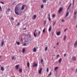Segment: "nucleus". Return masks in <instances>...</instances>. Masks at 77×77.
<instances>
[{
	"mask_svg": "<svg viewBox=\"0 0 77 77\" xmlns=\"http://www.w3.org/2000/svg\"><path fill=\"white\" fill-rule=\"evenodd\" d=\"M74 5V2H73V5Z\"/></svg>",
	"mask_w": 77,
	"mask_h": 77,
	"instance_id": "nucleus-50",
	"label": "nucleus"
},
{
	"mask_svg": "<svg viewBox=\"0 0 77 77\" xmlns=\"http://www.w3.org/2000/svg\"><path fill=\"white\" fill-rule=\"evenodd\" d=\"M51 28H52L51 26H50L49 27V29H48L49 32H50V31H51Z\"/></svg>",
	"mask_w": 77,
	"mask_h": 77,
	"instance_id": "nucleus-12",
	"label": "nucleus"
},
{
	"mask_svg": "<svg viewBox=\"0 0 77 77\" xmlns=\"http://www.w3.org/2000/svg\"><path fill=\"white\" fill-rule=\"evenodd\" d=\"M1 18V17H0V19Z\"/></svg>",
	"mask_w": 77,
	"mask_h": 77,
	"instance_id": "nucleus-59",
	"label": "nucleus"
},
{
	"mask_svg": "<svg viewBox=\"0 0 77 77\" xmlns=\"http://www.w3.org/2000/svg\"><path fill=\"white\" fill-rule=\"evenodd\" d=\"M17 45H19L20 44V42H17Z\"/></svg>",
	"mask_w": 77,
	"mask_h": 77,
	"instance_id": "nucleus-33",
	"label": "nucleus"
},
{
	"mask_svg": "<svg viewBox=\"0 0 77 77\" xmlns=\"http://www.w3.org/2000/svg\"><path fill=\"white\" fill-rule=\"evenodd\" d=\"M27 65L28 68H29L30 66V63H29V62H28L27 63Z\"/></svg>",
	"mask_w": 77,
	"mask_h": 77,
	"instance_id": "nucleus-9",
	"label": "nucleus"
},
{
	"mask_svg": "<svg viewBox=\"0 0 77 77\" xmlns=\"http://www.w3.org/2000/svg\"><path fill=\"white\" fill-rule=\"evenodd\" d=\"M64 56H66V54H64Z\"/></svg>",
	"mask_w": 77,
	"mask_h": 77,
	"instance_id": "nucleus-52",
	"label": "nucleus"
},
{
	"mask_svg": "<svg viewBox=\"0 0 77 77\" xmlns=\"http://www.w3.org/2000/svg\"><path fill=\"white\" fill-rule=\"evenodd\" d=\"M67 30V29H65L64 30V32H66V31Z\"/></svg>",
	"mask_w": 77,
	"mask_h": 77,
	"instance_id": "nucleus-42",
	"label": "nucleus"
},
{
	"mask_svg": "<svg viewBox=\"0 0 77 77\" xmlns=\"http://www.w3.org/2000/svg\"><path fill=\"white\" fill-rule=\"evenodd\" d=\"M68 15H69V12H67V13H66V17H68Z\"/></svg>",
	"mask_w": 77,
	"mask_h": 77,
	"instance_id": "nucleus-14",
	"label": "nucleus"
},
{
	"mask_svg": "<svg viewBox=\"0 0 77 77\" xmlns=\"http://www.w3.org/2000/svg\"><path fill=\"white\" fill-rule=\"evenodd\" d=\"M62 22H64V20L63 19L62 20Z\"/></svg>",
	"mask_w": 77,
	"mask_h": 77,
	"instance_id": "nucleus-49",
	"label": "nucleus"
},
{
	"mask_svg": "<svg viewBox=\"0 0 77 77\" xmlns=\"http://www.w3.org/2000/svg\"><path fill=\"white\" fill-rule=\"evenodd\" d=\"M57 68H58V67H55L54 68V70L56 71V70H57Z\"/></svg>",
	"mask_w": 77,
	"mask_h": 77,
	"instance_id": "nucleus-23",
	"label": "nucleus"
},
{
	"mask_svg": "<svg viewBox=\"0 0 77 77\" xmlns=\"http://www.w3.org/2000/svg\"><path fill=\"white\" fill-rule=\"evenodd\" d=\"M43 8H44V5H43V4H42L41 5V8L42 9Z\"/></svg>",
	"mask_w": 77,
	"mask_h": 77,
	"instance_id": "nucleus-24",
	"label": "nucleus"
},
{
	"mask_svg": "<svg viewBox=\"0 0 77 77\" xmlns=\"http://www.w3.org/2000/svg\"><path fill=\"white\" fill-rule=\"evenodd\" d=\"M45 24H46V20H45L44 22V24L45 25Z\"/></svg>",
	"mask_w": 77,
	"mask_h": 77,
	"instance_id": "nucleus-39",
	"label": "nucleus"
},
{
	"mask_svg": "<svg viewBox=\"0 0 77 77\" xmlns=\"http://www.w3.org/2000/svg\"><path fill=\"white\" fill-rule=\"evenodd\" d=\"M41 33V32L40 31H39V33H38V35L40 34Z\"/></svg>",
	"mask_w": 77,
	"mask_h": 77,
	"instance_id": "nucleus-48",
	"label": "nucleus"
},
{
	"mask_svg": "<svg viewBox=\"0 0 77 77\" xmlns=\"http://www.w3.org/2000/svg\"><path fill=\"white\" fill-rule=\"evenodd\" d=\"M33 51L34 52H36V48H33Z\"/></svg>",
	"mask_w": 77,
	"mask_h": 77,
	"instance_id": "nucleus-7",
	"label": "nucleus"
},
{
	"mask_svg": "<svg viewBox=\"0 0 77 77\" xmlns=\"http://www.w3.org/2000/svg\"><path fill=\"white\" fill-rule=\"evenodd\" d=\"M72 59L73 60L75 61L76 59V58H75V57H73Z\"/></svg>",
	"mask_w": 77,
	"mask_h": 77,
	"instance_id": "nucleus-10",
	"label": "nucleus"
},
{
	"mask_svg": "<svg viewBox=\"0 0 77 77\" xmlns=\"http://www.w3.org/2000/svg\"><path fill=\"white\" fill-rule=\"evenodd\" d=\"M34 35L35 37H36V34H35V32H34Z\"/></svg>",
	"mask_w": 77,
	"mask_h": 77,
	"instance_id": "nucleus-26",
	"label": "nucleus"
},
{
	"mask_svg": "<svg viewBox=\"0 0 77 77\" xmlns=\"http://www.w3.org/2000/svg\"><path fill=\"white\" fill-rule=\"evenodd\" d=\"M24 7H25V5H23L22 6V7L21 8V10H23L24 9Z\"/></svg>",
	"mask_w": 77,
	"mask_h": 77,
	"instance_id": "nucleus-4",
	"label": "nucleus"
},
{
	"mask_svg": "<svg viewBox=\"0 0 77 77\" xmlns=\"http://www.w3.org/2000/svg\"><path fill=\"white\" fill-rule=\"evenodd\" d=\"M56 34L57 36H59V35H60V31H59L57 32Z\"/></svg>",
	"mask_w": 77,
	"mask_h": 77,
	"instance_id": "nucleus-6",
	"label": "nucleus"
},
{
	"mask_svg": "<svg viewBox=\"0 0 77 77\" xmlns=\"http://www.w3.org/2000/svg\"><path fill=\"white\" fill-rule=\"evenodd\" d=\"M36 29H35V32H36Z\"/></svg>",
	"mask_w": 77,
	"mask_h": 77,
	"instance_id": "nucleus-58",
	"label": "nucleus"
},
{
	"mask_svg": "<svg viewBox=\"0 0 77 77\" xmlns=\"http://www.w3.org/2000/svg\"><path fill=\"white\" fill-rule=\"evenodd\" d=\"M27 36V37H28V38H30V35L29 34H28Z\"/></svg>",
	"mask_w": 77,
	"mask_h": 77,
	"instance_id": "nucleus-22",
	"label": "nucleus"
},
{
	"mask_svg": "<svg viewBox=\"0 0 77 77\" xmlns=\"http://www.w3.org/2000/svg\"><path fill=\"white\" fill-rule=\"evenodd\" d=\"M42 70V68H40V69L38 70V72H39V74H41Z\"/></svg>",
	"mask_w": 77,
	"mask_h": 77,
	"instance_id": "nucleus-3",
	"label": "nucleus"
},
{
	"mask_svg": "<svg viewBox=\"0 0 77 77\" xmlns=\"http://www.w3.org/2000/svg\"><path fill=\"white\" fill-rule=\"evenodd\" d=\"M26 45V43H24V44H23V46H25V45Z\"/></svg>",
	"mask_w": 77,
	"mask_h": 77,
	"instance_id": "nucleus-38",
	"label": "nucleus"
},
{
	"mask_svg": "<svg viewBox=\"0 0 77 77\" xmlns=\"http://www.w3.org/2000/svg\"><path fill=\"white\" fill-rule=\"evenodd\" d=\"M48 19H49V21H50L51 20V19H50V17H49V18H48Z\"/></svg>",
	"mask_w": 77,
	"mask_h": 77,
	"instance_id": "nucleus-32",
	"label": "nucleus"
},
{
	"mask_svg": "<svg viewBox=\"0 0 77 77\" xmlns=\"http://www.w3.org/2000/svg\"><path fill=\"white\" fill-rule=\"evenodd\" d=\"M47 72H48V68H47Z\"/></svg>",
	"mask_w": 77,
	"mask_h": 77,
	"instance_id": "nucleus-41",
	"label": "nucleus"
},
{
	"mask_svg": "<svg viewBox=\"0 0 77 77\" xmlns=\"http://www.w3.org/2000/svg\"><path fill=\"white\" fill-rule=\"evenodd\" d=\"M51 71L50 72V73H49V74L48 75V76H50V75H51Z\"/></svg>",
	"mask_w": 77,
	"mask_h": 77,
	"instance_id": "nucleus-27",
	"label": "nucleus"
},
{
	"mask_svg": "<svg viewBox=\"0 0 77 77\" xmlns=\"http://www.w3.org/2000/svg\"><path fill=\"white\" fill-rule=\"evenodd\" d=\"M22 69L20 68L19 69V72L20 73H21L22 72Z\"/></svg>",
	"mask_w": 77,
	"mask_h": 77,
	"instance_id": "nucleus-13",
	"label": "nucleus"
},
{
	"mask_svg": "<svg viewBox=\"0 0 77 77\" xmlns=\"http://www.w3.org/2000/svg\"><path fill=\"white\" fill-rule=\"evenodd\" d=\"M47 2V1L46 0H43V3H45Z\"/></svg>",
	"mask_w": 77,
	"mask_h": 77,
	"instance_id": "nucleus-28",
	"label": "nucleus"
},
{
	"mask_svg": "<svg viewBox=\"0 0 77 77\" xmlns=\"http://www.w3.org/2000/svg\"><path fill=\"white\" fill-rule=\"evenodd\" d=\"M59 55H57V57H59Z\"/></svg>",
	"mask_w": 77,
	"mask_h": 77,
	"instance_id": "nucleus-54",
	"label": "nucleus"
},
{
	"mask_svg": "<svg viewBox=\"0 0 77 77\" xmlns=\"http://www.w3.org/2000/svg\"><path fill=\"white\" fill-rule=\"evenodd\" d=\"M73 2H74V0H73Z\"/></svg>",
	"mask_w": 77,
	"mask_h": 77,
	"instance_id": "nucleus-57",
	"label": "nucleus"
},
{
	"mask_svg": "<svg viewBox=\"0 0 77 77\" xmlns=\"http://www.w3.org/2000/svg\"><path fill=\"white\" fill-rule=\"evenodd\" d=\"M1 44H2V46H3V45H4V41H2V42Z\"/></svg>",
	"mask_w": 77,
	"mask_h": 77,
	"instance_id": "nucleus-17",
	"label": "nucleus"
},
{
	"mask_svg": "<svg viewBox=\"0 0 77 77\" xmlns=\"http://www.w3.org/2000/svg\"><path fill=\"white\" fill-rule=\"evenodd\" d=\"M48 16H49V17H50V14H48Z\"/></svg>",
	"mask_w": 77,
	"mask_h": 77,
	"instance_id": "nucleus-53",
	"label": "nucleus"
},
{
	"mask_svg": "<svg viewBox=\"0 0 77 77\" xmlns=\"http://www.w3.org/2000/svg\"><path fill=\"white\" fill-rule=\"evenodd\" d=\"M47 47H46L45 48V51H47Z\"/></svg>",
	"mask_w": 77,
	"mask_h": 77,
	"instance_id": "nucleus-34",
	"label": "nucleus"
},
{
	"mask_svg": "<svg viewBox=\"0 0 77 77\" xmlns=\"http://www.w3.org/2000/svg\"><path fill=\"white\" fill-rule=\"evenodd\" d=\"M12 20H14V18L12 17H11V18Z\"/></svg>",
	"mask_w": 77,
	"mask_h": 77,
	"instance_id": "nucleus-37",
	"label": "nucleus"
},
{
	"mask_svg": "<svg viewBox=\"0 0 77 77\" xmlns=\"http://www.w3.org/2000/svg\"><path fill=\"white\" fill-rule=\"evenodd\" d=\"M26 28H23V30H26Z\"/></svg>",
	"mask_w": 77,
	"mask_h": 77,
	"instance_id": "nucleus-51",
	"label": "nucleus"
},
{
	"mask_svg": "<svg viewBox=\"0 0 77 77\" xmlns=\"http://www.w3.org/2000/svg\"><path fill=\"white\" fill-rule=\"evenodd\" d=\"M18 11V7L16 6L15 9V12L16 14L17 15H19L18 13L17 12Z\"/></svg>",
	"mask_w": 77,
	"mask_h": 77,
	"instance_id": "nucleus-1",
	"label": "nucleus"
},
{
	"mask_svg": "<svg viewBox=\"0 0 77 77\" xmlns=\"http://www.w3.org/2000/svg\"><path fill=\"white\" fill-rule=\"evenodd\" d=\"M69 8H70V7H69H69L67 8V10H68V9H69Z\"/></svg>",
	"mask_w": 77,
	"mask_h": 77,
	"instance_id": "nucleus-44",
	"label": "nucleus"
},
{
	"mask_svg": "<svg viewBox=\"0 0 77 77\" xmlns=\"http://www.w3.org/2000/svg\"><path fill=\"white\" fill-rule=\"evenodd\" d=\"M57 45H59V42L57 43Z\"/></svg>",
	"mask_w": 77,
	"mask_h": 77,
	"instance_id": "nucleus-55",
	"label": "nucleus"
},
{
	"mask_svg": "<svg viewBox=\"0 0 77 77\" xmlns=\"http://www.w3.org/2000/svg\"><path fill=\"white\" fill-rule=\"evenodd\" d=\"M1 69L2 71H4V68H3V67H1Z\"/></svg>",
	"mask_w": 77,
	"mask_h": 77,
	"instance_id": "nucleus-16",
	"label": "nucleus"
},
{
	"mask_svg": "<svg viewBox=\"0 0 77 77\" xmlns=\"http://www.w3.org/2000/svg\"><path fill=\"white\" fill-rule=\"evenodd\" d=\"M2 55L0 56V58H1V57H2Z\"/></svg>",
	"mask_w": 77,
	"mask_h": 77,
	"instance_id": "nucleus-56",
	"label": "nucleus"
},
{
	"mask_svg": "<svg viewBox=\"0 0 77 77\" xmlns=\"http://www.w3.org/2000/svg\"><path fill=\"white\" fill-rule=\"evenodd\" d=\"M0 3H2V5H4V2H0Z\"/></svg>",
	"mask_w": 77,
	"mask_h": 77,
	"instance_id": "nucleus-35",
	"label": "nucleus"
},
{
	"mask_svg": "<svg viewBox=\"0 0 77 77\" xmlns=\"http://www.w3.org/2000/svg\"><path fill=\"white\" fill-rule=\"evenodd\" d=\"M16 69H17L18 68H19V65H17L15 66Z\"/></svg>",
	"mask_w": 77,
	"mask_h": 77,
	"instance_id": "nucleus-11",
	"label": "nucleus"
},
{
	"mask_svg": "<svg viewBox=\"0 0 77 77\" xmlns=\"http://www.w3.org/2000/svg\"><path fill=\"white\" fill-rule=\"evenodd\" d=\"M45 29L44 28V29L43 30V33H45Z\"/></svg>",
	"mask_w": 77,
	"mask_h": 77,
	"instance_id": "nucleus-25",
	"label": "nucleus"
},
{
	"mask_svg": "<svg viewBox=\"0 0 77 77\" xmlns=\"http://www.w3.org/2000/svg\"><path fill=\"white\" fill-rule=\"evenodd\" d=\"M66 36L64 35V36L63 40H65V39H66Z\"/></svg>",
	"mask_w": 77,
	"mask_h": 77,
	"instance_id": "nucleus-18",
	"label": "nucleus"
},
{
	"mask_svg": "<svg viewBox=\"0 0 77 77\" xmlns=\"http://www.w3.org/2000/svg\"><path fill=\"white\" fill-rule=\"evenodd\" d=\"M56 21H54V23L53 24V26H54V24H56Z\"/></svg>",
	"mask_w": 77,
	"mask_h": 77,
	"instance_id": "nucleus-31",
	"label": "nucleus"
},
{
	"mask_svg": "<svg viewBox=\"0 0 77 77\" xmlns=\"http://www.w3.org/2000/svg\"><path fill=\"white\" fill-rule=\"evenodd\" d=\"M58 61L59 62V63H61V61H62V58L58 60Z\"/></svg>",
	"mask_w": 77,
	"mask_h": 77,
	"instance_id": "nucleus-15",
	"label": "nucleus"
},
{
	"mask_svg": "<svg viewBox=\"0 0 77 77\" xmlns=\"http://www.w3.org/2000/svg\"><path fill=\"white\" fill-rule=\"evenodd\" d=\"M55 16H56V15H55V14H54L52 15V17L53 18H54V17H55Z\"/></svg>",
	"mask_w": 77,
	"mask_h": 77,
	"instance_id": "nucleus-30",
	"label": "nucleus"
},
{
	"mask_svg": "<svg viewBox=\"0 0 77 77\" xmlns=\"http://www.w3.org/2000/svg\"><path fill=\"white\" fill-rule=\"evenodd\" d=\"M23 53H24L25 52V48H23L22 51Z\"/></svg>",
	"mask_w": 77,
	"mask_h": 77,
	"instance_id": "nucleus-19",
	"label": "nucleus"
},
{
	"mask_svg": "<svg viewBox=\"0 0 77 77\" xmlns=\"http://www.w3.org/2000/svg\"><path fill=\"white\" fill-rule=\"evenodd\" d=\"M77 44V42H76L74 44V45L75 46V45H76Z\"/></svg>",
	"mask_w": 77,
	"mask_h": 77,
	"instance_id": "nucleus-29",
	"label": "nucleus"
},
{
	"mask_svg": "<svg viewBox=\"0 0 77 77\" xmlns=\"http://www.w3.org/2000/svg\"><path fill=\"white\" fill-rule=\"evenodd\" d=\"M20 25V23H18L17 24V26H19Z\"/></svg>",
	"mask_w": 77,
	"mask_h": 77,
	"instance_id": "nucleus-46",
	"label": "nucleus"
},
{
	"mask_svg": "<svg viewBox=\"0 0 77 77\" xmlns=\"http://www.w3.org/2000/svg\"><path fill=\"white\" fill-rule=\"evenodd\" d=\"M52 34H53V33Z\"/></svg>",
	"mask_w": 77,
	"mask_h": 77,
	"instance_id": "nucleus-60",
	"label": "nucleus"
},
{
	"mask_svg": "<svg viewBox=\"0 0 77 77\" xmlns=\"http://www.w3.org/2000/svg\"><path fill=\"white\" fill-rule=\"evenodd\" d=\"M69 8H70V7H69H69L67 8V10H68V9H69Z\"/></svg>",
	"mask_w": 77,
	"mask_h": 77,
	"instance_id": "nucleus-43",
	"label": "nucleus"
},
{
	"mask_svg": "<svg viewBox=\"0 0 77 77\" xmlns=\"http://www.w3.org/2000/svg\"><path fill=\"white\" fill-rule=\"evenodd\" d=\"M71 5V3H70L69 6V7H70Z\"/></svg>",
	"mask_w": 77,
	"mask_h": 77,
	"instance_id": "nucleus-45",
	"label": "nucleus"
},
{
	"mask_svg": "<svg viewBox=\"0 0 77 77\" xmlns=\"http://www.w3.org/2000/svg\"><path fill=\"white\" fill-rule=\"evenodd\" d=\"M0 10L1 11H2V8L0 6Z\"/></svg>",
	"mask_w": 77,
	"mask_h": 77,
	"instance_id": "nucleus-36",
	"label": "nucleus"
},
{
	"mask_svg": "<svg viewBox=\"0 0 77 77\" xmlns=\"http://www.w3.org/2000/svg\"><path fill=\"white\" fill-rule=\"evenodd\" d=\"M62 9H63L62 8H60L59 10V13H60V12H61V11H62Z\"/></svg>",
	"mask_w": 77,
	"mask_h": 77,
	"instance_id": "nucleus-5",
	"label": "nucleus"
},
{
	"mask_svg": "<svg viewBox=\"0 0 77 77\" xmlns=\"http://www.w3.org/2000/svg\"><path fill=\"white\" fill-rule=\"evenodd\" d=\"M33 67H35V66H38V64H36L35 62H33Z\"/></svg>",
	"mask_w": 77,
	"mask_h": 77,
	"instance_id": "nucleus-2",
	"label": "nucleus"
},
{
	"mask_svg": "<svg viewBox=\"0 0 77 77\" xmlns=\"http://www.w3.org/2000/svg\"><path fill=\"white\" fill-rule=\"evenodd\" d=\"M77 12H76V11H75L74 12V18H75V17L76 16V15H76V14H77Z\"/></svg>",
	"mask_w": 77,
	"mask_h": 77,
	"instance_id": "nucleus-8",
	"label": "nucleus"
},
{
	"mask_svg": "<svg viewBox=\"0 0 77 77\" xmlns=\"http://www.w3.org/2000/svg\"><path fill=\"white\" fill-rule=\"evenodd\" d=\"M41 63H42V62H43V60L42 59L41 60Z\"/></svg>",
	"mask_w": 77,
	"mask_h": 77,
	"instance_id": "nucleus-40",
	"label": "nucleus"
},
{
	"mask_svg": "<svg viewBox=\"0 0 77 77\" xmlns=\"http://www.w3.org/2000/svg\"><path fill=\"white\" fill-rule=\"evenodd\" d=\"M33 17H34V18H33V20L34 19H35V18H36V15H34L33 16Z\"/></svg>",
	"mask_w": 77,
	"mask_h": 77,
	"instance_id": "nucleus-20",
	"label": "nucleus"
},
{
	"mask_svg": "<svg viewBox=\"0 0 77 77\" xmlns=\"http://www.w3.org/2000/svg\"><path fill=\"white\" fill-rule=\"evenodd\" d=\"M11 11V9L10 8H8L7 10V12H9Z\"/></svg>",
	"mask_w": 77,
	"mask_h": 77,
	"instance_id": "nucleus-21",
	"label": "nucleus"
},
{
	"mask_svg": "<svg viewBox=\"0 0 77 77\" xmlns=\"http://www.w3.org/2000/svg\"><path fill=\"white\" fill-rule=\"evenodd\" d=\"M12 60H14V57H12Z\"/></svg>",
	"mask_w": 77,
	"mask_h": 77,
	"instance_id": "nucleus-47",
	"label": "nucleus"
}]
</instances>
